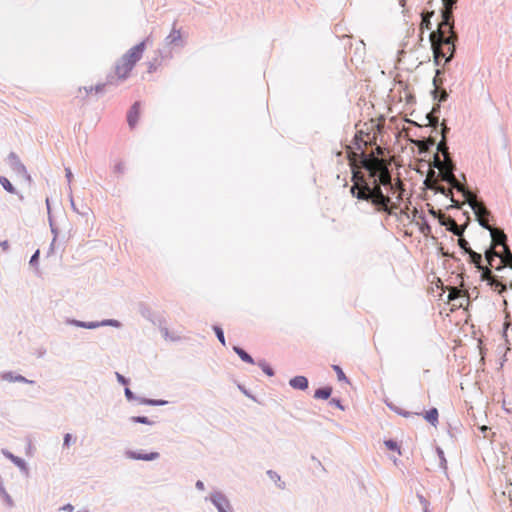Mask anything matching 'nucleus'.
<instances>
[{
    "instance_id": "423d86ee",
    "label": "nucleus",
    "mask_w": 512,
    "mask_h": 512,
    "mask_svg": "<svg viewBox=\"0 0 512 512\" xmlns=\"http://www.w3.org/2000/svg\"><path fill=\"white\" fill-rule=\"evenodd\" d=\"M146 41L143 40L140 43L136 44L132 48H130L122 57L129 62L133 63V67L135 64L142 58L144 50H145Z\"/></svg>"
},
{
    "instance_id": "f704fd0d",
    "label": "nucleus",
    "mask_w": 512,
    "mask_h": 512,
    "mask_svg": "<svg viewBox=\"0 0 512 512\" xmlns=\"http://www.w3.org/2000/svg\"><path fill=\"white\" fill-rule=\"evenodd\" d=\"M257 364L267 376L271 377L274 375L273 369L265 360H260Z\"/></svg>"
},
{
    "instance_id": "79ce46f5",
    "label": "nucleus",
    "mask_w": 512,
    "mask_h": 512,
    "mask_svg": "<svg viewBox=\"0 0 512 512\" xmlns=\"http://www.w3.org/2000/svg\"><path fill=\"white\" fill-rule=\"evenodd\" d=\"M354 140H355V145L357 146V149L361 150V152H364L363 148H362V144L364 146H367V142L363 140L362 133L361 132L356 133Z\"/></svg>"
},
{
    "instance_id": "0e129e2a",
    "label": "nucleus",
    "mask_w": 512,
    "mask_h": 512,
    "mask_svg": "<svg viewBox=\"0 0 512 512\" xmlns=\"http://www.w3.org/2000/svg\"><path fill=\"white\" fill-rule=\"evenodd\" d=\"M74 441H75V439H72V435L70 433H67L64 435L63 446L69 447L70 444Z\"/></svg>"
},
{
    "instance_id": "dca6fc26",
    "label": "nucleus",
    "mask_w": 512,
    "mask_h": 512,
    "mask_svg": "<svg viewBox=\"0 0 512 512\" xmlns=\"http://www.w3.org/2000/svg\"><path fill=\"white\" fill-rule=\"evenodd\" d=\"M289 385L293 389L306 390L308 388V379L305 376H295L289 380Z\"/></svg>"
},
{
    "instance_id": "c03bdc74",
    "label": "nucleus",
    "mask_w": 512,
    "mask_h": 512,
    "mask_svg": "<svg viewBox=\"0 0 512 512\" xmlns=\"http://www.w3.org/2000/svg\"><path fill=\"white\" fill-rule=\"evenodd\" d=\"M333 369L334 371L336 372L337 374V378L339 381H345V382H348V378L346 377V375L344 374L342 368L338 365H333Z\"/></svg>"
},
{
    "instance_id": "37998d69",
    "label": "nucleus",
    "mask_w": 512,
    "mask_h": 512,
    "mask_svg": "<svg viewBox=\"0 0 512 512\" xmlns=\"http://www.w3.org/2000/svg\"><path fill=\"white\" fill-rule=\"evenodd\" d=\"M446 165L445 159L442 161L438 154L434 155L432 166L438 170L442 169Z\"/></svg>"
},
{
    "instance_id": "338daca9",
    "label": "nucleus",
    "mask_w": 512,
    "mask_h": 512,
    "mask_svg": "<svg viewBox=\"0 0 512 512\" xmlns=\"http://www.w3.org/2000/svg\"><path fill=\"white\" fill-rule=\"evenodd\" d=\"M116 375V378H117V381L123 385H127L129 380L127 378H125L122 374L116 372L115 373Z\"/></svg>"
},
{
    "instance_id": "f8f14e48",
    "label": "nucleus",
    "mask_w": 512,
    "mask_h": 512,
    "mask_svg": "<svg viewBox=\"0 0 512 512\" xmlns=\"http://www.w3.org/2000/svg\"><path fill=\"white\" fill-rule=\"evenodd\" d=\"M454 169L455 165L452 160L446 161V165L439 170L441 179L447 183L454 182Z\"/></svg>"
},
{
    "instance_id": "09e8293b",
    "label": "nucleus",
    "mask_w": 512,
    "mask_h": 512,
    "mask_svg": "<svg viewBox=\"0 0 512 512\" xmlns=\"http://www.w3.org/2000/svg\"><path fill=\"white\" fill-rule=\"evenodd\" d=\"M487 218H488V217H481V218H476V219H477V221H478L479 225H480L482 228H484V229L488 230V231L491 233V229H494V228H493L492 226H490V225H489V223H488V221H487Z\"/></svg>"
},
{
    "instance_id": "393cba45",
    "label": "nucleus",
    "mask_w": 512,
    "mask_h": 512,
    "mask_svg": "<svg viewBox=\"0 0 512 512\" xmlns=\"http://www.w3.org/2000/svg\"><path fill=\"white\" fill-rule=\"evenodd\" d=\"M331 394H332L331 387L319 388L315 391L314 398L326 400L331 396Z\"/></svg>"
},
{
    "instance_id": "49530a36",
    "label": "nucleus",
    "mask_w": 512,
    "mask_h": 512,
    "mask_svg": "<svg viewBox=\"0 0 512 512\" xmlns=\"http://www.w3.org/2000/svg\"><path fill=\"white\" fill-rule=\"evenodd\" d=\"M436 451H437L438 457H439V459H440V466H441V468H442V469H444V470H446V469H447V461H446V459H445V456H444V452H443V450H442L441 448H439V447H438V448L436 449Z\"/></svg>"
},
{
    "instance_id": "4468645a",
    "label": "nucleus",
    "mask_w": 512,
    "mask_h": 512,
    "mask_svg": "<svg viewBox=\"0 0 512 512\" xmlns=\"http://www.w3.org/2000/svg\"><path fill=\"white\" fill-rule=\"evenodd\" d=\"M139 114H140V102H135L129 112H128V115H127V122H128V125L130 128H134L138 122V119H139Z\"/></svg>"
},
{
    "instance_id": "4be33fe9",
    "label": "nucleus",
    "mask_w": 512,
    "mask_h": 512,
    "mask_svg": "<svg viewBox=\"0 0 512 512\" xmlns=\"http://www.w3.org/2000/svg\"><path fill=\"white\" fill-rule=\"evenodd\" d=\"M181 41L180 30L172 29L170 34L166 37L165 42L167 45L178 44Z\"/></svg>"
},
{
    "instance_id": "9d476101",
    "label": "nucleus",
    "mask_w": 512,
    "mask_h": 512,
    "mask_svg": "<svg viewBox=\"0 0 512 512\" xmlns=\"http://www.w3.org/2000/svg\"><path fill=\"white\" fill-rule=\"evenodd\" d=\"M127 458L132 460L153 461L159 458L158 452L140 453L132 450L125 452Z\"/></svg>"
},
{
    "instance_id": "20e7f679",
    "label": "nucleus",
    "mask_w": 512,
    "mask_h": 512,
    "mask_svg": "<svg viewBox=\"0 0 512 512\" xmlns=\"http://www.w3.org/2000/svg\"><path fill=\"white\" fill-rule=\"evenodd\" d=\"M9 166L17 174L22 176L29 184L32 182L31 175L28 173L25 165L15 152H10L7 157Z\"/></svg>"
},
{
    "instance_id": "5fc2aeb1",
    "label": "nucleus",
    "mask_w": 512,
    "mask_h": 512,
    "mask_svg": "<svg viewBox=\"0 0 512 512\" xmlns=\"http://www.w3.org/2000/svg\"><path fill=\"white\" fill-rule=\"evenodd\" d=\"M114 173L123 174L125 172V164L123 162H118L114 165Z\"/></svg>"
},
{
    "instance_id": "7ed1b4c3",
    "label": "nucleus",
    "mask_w": 512,
    "mask_h": 512,
    "mask_svg": "<svg viewBox=\"0 0 512 512\" xmlns=\"http://www.w3.org/2000/svg\"><path fill=\"white\" fill-rule=\"evenodd\" d=\"M358 156L360 158L361 167L368 171L369 177L373 180L378 178L379 175L390 171L388 164L385 163L382 159H379L373 155H368L364 152H361Z\"/></svg>"
},
{
    "instance_id": "4c0bfd02",
    "label": "nucleus",
    "mask_w": 512,
    "mask_h": 512,
    "mask_svg": "<svg viewBox=\"0 0 512 512\" xmlns=\"http://www.w3.org/2000/svg\"><path fill=\"white\" fill-rule=\"evenodd\" d=\"M458 245L466 254H469V252L472 251V249L470 248L469 242L466 239H464L462 236H459Z\"/></svg>"
},
{
    "instance_id": "5701e85b",
    "label": "nucleus",
    "mask_w": 512,
    "mask_h": 512,
    "mask_svg": "<svg viewBox=\"0 0 512 512\" xmlns=\"http://www.w3.org/2000/svg\"><path fill=\"white\" fill-rule=\"evenodd\" d=\"M501 263L505 264L506 266L511 267L512 269V252L508 245L503 246V255L500 257Z\"/></svg>"
},
{
    "instance_id": "de8ad7c7",
    "label": "nucleus",
    "mask_w": 512,
    "mask_h": 512,
    "mask_svg": "<svg viewBox=\"0 0 512 512\" xmlns=\"http://www.w3.org/2000/svg\"><path fill=\"white\" fill-rule=\"evenodd\" d=\"M479 270L482 272L481 273L482 280H487L489 282V279L494 278L492 276L491 270L489 268L483 266V269H479Z\"/></svg>"
},
{
    "instance_id": "2f4dec72",
    "label": "nucleus",
    "mask_w": 512,
    "mask_h": 512,
    "mask_svg": "<svg viewBox=\"0 0 512 512\" xmlns=\"http://www.w3.org/2000/svg\"><path fill=\"white\" fill-rule=\"evenodd\" d=\"M0 497H2L4 499V501L6 502V504L9 507H12L14 505L13 500H12L11 496L7 493L5 487L3 486L1 479H0Z\"/></svg>"
},
{
    "instance_id": "c756f323",
    "label": "nucleus",
    "mask_w": 512,
    "mask_h": 512,
    "mask_svg": "<svg viewBox=\"0 0 512 512\" xmlns=\"http://www.w3.org/2000/svg\"><path fill=\"white\" fill-rule=\"evenodd\" d=\"M434 12L431 11V12H427V13H422V21H421V24H420V28L423 30V29H427V30H430L431 29V17L433 16Z\"/></svg>"
},
{
    "instance_id": "f03ea898",
    "label": "nucleus",
    "mask_w": 512,
    "mask_h": 512,
    "mask_svg": "<svg viewBox=\"0 0 512 512\" xmlns=\"http://www.w3.org/2000/svg\"><path fill=\"white\" fill-rule=\"evenodd\" d=\"M442 21L436 31H432L429 35L431 47L433 50L434 62L439 65L440 57H444L443 44H451L458 39L457 33L454 31L453 12L449 10L441 11Z\"/></svg>"
},
{
    "instance_id": "1a4fd4ad",
    "label": "nucleus",
    "mask_w": 512,
    "mask_h": 512,
    "mask_svg": "<svg viewBox=\"0 0 512 512\" xmlns=\"http://www.w3.org/2000/svg\"><path fill=\"white\" fill-rule=\"evenodd\" d=\"M467 203L469 204L470 208L473 210L476 218L489 217L490 211L486 208V206L483 202H478L473 196H471L467 200Z\"/></svg>"
},
{
    "instance_id": "2eb2a0df",
    "label": "nucleus",
    "mask_w": 512,
    "mask_h": 512,
    "mask_svg": "<svg viewBox=\"0 0 512 512\" xmlns=\"http://www.w3.org/2000/svg\"><path fill=\"white\" fill-rule=\"evenodd\" d=\"M490 236L492 238V245L491 246L495 247L497 245H501V246L507 245L506 244L507 236L503 232V230L498 229V228L491 229Z\"/></svg>"
},
{
    "instance_id": "ddd939ff",
    "label": "nucleus",
    "mask_w": 512,
    "mask_h": 512,
    "mask_svg": "<svg viewBox=\"0 0 512 512\" xmlns=\"http://www.w3.org/2000/svg\"><path fill=\"white\" fill-rule=\"evenodd\" d=\"M448 128L442 124V128H441V134H442V139L440 140V142L437 144V151L442 153L443 157L445 158V161H450V154L448 152V146H447V142H446V133L448 132Z\"/></svg>"
},
{
    "instance_id": "8fccbe9b",
    "label": "nucleus",
    "mask_w": 512,
    "mask_h": 512,
    "mask_svg": "<svg viewBox=\"0 0 512 512\" xmlns=\"http://www.w3.org/2000/svg\"><path fill=\"white\" fill-rule=\"evenodd\" d=\"M487 218H488V217H481V218H476V219H477V221H478L479 225H480L482 228H484V229L488 230V231L491 233V229H494V228H493L492 226H490V225H489V223H488V221H487Z\"/></svg>"
},
{
    "instance_id": "ea45409f",
    "label": "nucleus",
    "mask_w": 512,
    "mask_h": 512,
    "mask_svg": "<svg viewBox=\"0 0 512 512\" xmlns=\"http://www.w3.org/2000/svg\"><path fill=\"white\" fill-rule=\"evenodd\" d=\"M420 218L422 219V224L420 226V231H421L422 234L428 235L430 233V231H431V227L428 224L425 216L421 215Z\"/></svg>"
},
{
    "instance_id": "f257e3e1",
    "label": "nucleus",
    "mask_w": 512,
    "mask_h": 512,
    "mask_svg": "<svg viewBox=\"0 0 512 512\" xmlns=\"http://www.w3.org/2000/svg\"><path fill=\"white\" fill-rule=\"evenodd\" d=\"M352 181L354 184L350 188V193L356 199L370 202L377 211L389 214L392 213V208H396L391 202V197L384 194L382 187L370 184L363 175L354 171Z\"/></svg>"
},
{
    "instance_id": "bf43d9fd",
    "label": "nucleus",
    "mask_w": 512,
    "mask_h": 512,
    "mask_svg": "<svg viewBox=\"0 0 512 512\" xmlns=\"http://www.w3.org/2000/svg\"><path fill=\"white\" fill-rule=\"evenodd\" d=\"M15 376H16V375H14V373H13V372H10V371H9V372H4V373H2V374H1V378H2L3 380H5V381H8V382H14V379H13V378H14Z\"/></svg>"
},
{
    "instance_id": "e433bc0d",
    "label": "nucleus",
    "mask_w": 512,
    "mask_h": 512,
    "mask_svg": "<svg viewBox=\"0 0 512 512\" xmlns=\"http://www.w3.org/2000/svg\"><path fill=\"white\" fill-rule=\"evenodd\" d=\"M489 285L492 287H495V289L499 288V293L502 294L504 291H506V285L501 283L495 278L489 279Z\"/></svg>"
},
{
    "instance_id": "e2e57ef3",
    "label": "nucleus",
    "mask_w": 512,
    "mask_h": 512,
    "mask_svg": "<svg viewBox=\"0 0 512 512\" xmlns=\"http://www.w3.org/2000/svg\"><path fill=\"white\" fill-rule=\"evenodd\" d=\"M329 404L332 405V406H335L337 407L338 409L340 410H344V407L341 403V400L338 399V398H332L330 401H329Z\"/></svg>"
},
{
    "instance_id": "412c9836",
    "label": "nucleus",
    "mask_w": 512,
    "mask_h": 512,
    "mask_svg": "<svg viewBox=\"0 0 512 512\" xmlns=\"http://www.w3.org/2000/svg\"><path fill=\"white\" fill-rule=\"evenodd\" d=\"M448 184H450L452 188L456 189L458 192H461L466 201L472 196L471 192L465 189V187L457 180L456 177H454V182H449Z\"/></svg>"
},
{
    "instance_id": "864d4df0",
    "label": "nucleus",
    "mask_w": 512,
    "mask_h": 512,
    "mask_svg": "<svg viewBox=\"0 0 512 512\" xmlns=\"http://www.w3.org/2000/svg\"><path fill=\"white\" fill-rule=\"evenodd\" d=\"M124 394H125V397L127 398V400H129V401L136 400L139 403L140 397L135 396L134 393L129 388H127V387L125 388Z\"/></svg>"
},
{
    "instance_id": "13d9d810",
    "label": "nucleus",
    "mask_w": 512,
    "mask_h": 512,
    "mask_svg": "<svg viewBox=\"0 0 512 512\" xmlns=\"http://www.w3.org/2000/svg\"><path fill=\"white\" fill-rule=\"evenodd\" d=\"M419 502L421 503L424 512H428L429 502L425 499V497L421 494H418Z\"/></svg>"
},
{
    "instance_id": "6e6552de",
    "label": "nucleus",
    "mask_w": 512,
    "mask_h": 512,
    "mask_svg": "<svg viewBox=\"0 0 512 512\" xmlns=\"http://www.w3.org/2000/svg\"><path fill=\"white\" fill-rule=\"evenodd\" d=\"M133 63L121 57L115 64V73L120 80H125L133 69Z\"/></svg>"
},
{
    "instance_id": "6ab92c4d",
    "label": "nucleus",
    "mask_w": 512,
    "mask_h": 512,
    "mask_svg": "<svg viewBox=\"0 0 512 512\" xmlns=\"http://www.w3.org/2000/svg\"><path fill=\"white\" fill-rule=\"evenodd\" d=\"M46 206H47V210H48V215H50V203H49L48 198L46 199ZM48 218H49L50 229L53 234V239L50 244L49 251H48V254H50L54 250V244H55L57 236H58V229L54 226L51 216H48Z\"/></svg>"
},
{
    "instance_id": "f3484780",
    "label": "nucleus",
    "mask_w": 512,
    "mask_h": 512,
    "mask_svg": "<svg viewBox=\"0 0 512 512\" xmlns=\"http://www.w3.org/2000/svg\"><path fill=\"white\" fill-rule=\"evenodd\" d=\"M440 73H441V70H439V69L436 70V76H438ZM433 84L435 86V89L432 91L433 99L438 100V102H440V103L446 101L448 98V93L445 90L438 92L437 77H434Z\"/></svg>"
},
{
    "instance_id": "c9c22d12",
    "label": "nucleus",
    "mask_w": 512,
    "mask_h": 512,
    "mask_svg": "<svg viewBox=\"0 0 512 512\" xmlns=\"http://www.w3.org/2000/svg\"><path fill=\"white\" fill-rule=\"evenodd\" d=\"M130 421L133 423L145 424V425H153L154 422L151 421L146 416H132L130 417Z\"/></svg>"
},
{
    "instance_id": "680f3d73",
    "label": "nucleus",
    "mask_w": 512,
    "mask_h": 512,
    "mask_svg": "<svg viewBox=\"0 0 512 512\" xmlns=\"http://www.w3.org/2000/svg\"><path fill=\"white\" fill-rule=\"evenodd\" d=\"M65 177H66L68 185H69V190L71 191V181H72V178H73V174H72V171H71V169L69 167L65 168Z\"/></svg>"
},
{
    "instance_id": "052dcab7",
    "label": "nucleus",
    "mask_w": 512,
    "mask_h": 512,
    "mask_svg": "<svg viewBox=\"0 0 512 512\" xmlns=\"http://www.w3.org/2000/svg\"><path fill=\"white\" fill-rule=\"evenodd\" d=\"M14 382H21V383H27V384H34V381L33 380H29L27 378H25L24 376L22 375H16L14 378Z\"/></svg>"
},
{
    "instance_id": "a18cd8bd",
    "label": "nucleus",
    "mask_w": 512,
    "mask_h": 512,
    "mask_svg": "<svg viewBox=\"0 0 512 512\" xmlns=\"http://www.w3.org/2000/svg\"><path fill=\"white\" fill-rule=\"evenodd\" d=\"M436 191L438 193H441L442 195L446 196V197H450L451 199V202L455 203V200L453 199V196H452V192L450 189H447L446 187L444 186H438Z\"/></svg>"
},
{
    "instance_id": "bb28decb",
    "label": "nucleus",
    "mask_w": 512,
    "mask_h": 512,
    "mask_svg": "<svg viewBox=\"0 0 512 512\" xmlns=\"http://www.w3.org/2000/svg\"><path fill=\"white\" fill-rule=\"evenodd\" d=\"M267 475H268V477H269L273 482H275V484H276L280 489H282V490H283V489H285V487H286L285 482H283V481L281 480V477H280V475H279L277 472H275V471H273V470H268V471H267Z\"/></svg>"
},
{
    "instance_id": "603ef678",
    "label": "nucleus",
    "mask_w": 512,
    "mask_h": 512,
    "mask_svg": "<svg viewBox=\"0 0 512 512\" xmlns=\"http://www.w3.org/2000/svg\"><path fill=\"white\" fill-rule=\"evenodd\" d=\"M443 10H449L453 12L454 5L457 3V0H442Z\"/></svg>"
},
{
    "instance_id": "69168bd1",
    "label": "nucleus",
    "mask_w": 512,
    "mask_h": 512,
    "mask_svg": "<svg viewBox=\"0 0 512 512\" xmlns=\"http://www.w3.org/2000/svg\"><path fill=\"white\" fill-rule=\"evenodd\" d=\"M39 254H40L39 250H36L34 252V254L31 256L30 261H29L31 266H36L38 264Z\"/></svg>"
},
{
    "instance_id": "39448f33",
    "label": "nucleus",
    "mask_w": 512,
    "mask_h": 512,
    "mask_svg": "<svg viewBox=\"0 0 512 512\" xmlns=\"http://www.w3.org/2000/svg\"><path fill=\"white\" fill-rule=\"evenodd\" d=\"M371 184L379 185V187L383 186L387 188L390 192H394L402 186L400 180H398L396 184L392 182V175L390 171L385 174L379 175V177L375 178Z\"/></svg>"
},
{
    "instance_id": "4d7b16f0",
    "label": "nucleus",
    "mask_w": 512,
    "mask_h": 512,
    "mask_svg": "<svg viewBox=\"0 0 512 512\" xmlns=\"http://www.w3.org/2000/svg\"><path fill=\"white\" fill-rule=\"evenodd\" d=\"M66 323L69 325H73V326L81 327V328H85V325H86V322L80 321V320H75V319H68L66 321Z\"/></svg>"
},
{
    "instance_id": "3c124183",
    "label": "nucleus",
    "mask_w": 512,
    "mask_h": 512,
    "mask_svg": "<svg viewBox=\"0 0 512 512\" xmlns=\"http://www.w3.org/2000/svg\"><path fill=\"white\" fill-rule=\"evenodd\" d=\"M101 326H112V327L118 328L121 326V324L118 320L106 319V320L101 321Z\"/></svg>"
},
{
    "instance_id": "cd10ccee",
    "label": "nucleus",
    "mask_w": 512,
    "mask_h": 512,
    "mask_svg": "<svg viewBox=\"0 0 512 512\" xmlns=\"http://www.w3.org/2000/svg\"><path fill=\"white\" fill-rule=\"evenodd\" d=\"M168 403L166 400L161 399H148V398H139V404L149 405V406H164Z\"/></svg>"
},
{
    "instance_id": "473e14b6",
    "label": "nucleus",
    "mask_w": 512,
    "mask_h": 512,
    "mask_svg": "<svg viewBox=\"0 0 512 512\" xmlns=\"http://www.w3.org/2000/svg\"><path fill=\"white\" fill-rule=\"evenodd\" d=\"M446 45L448 46V48H447V52H445L443 50V52L445 54V56L443 58H445V63H448L453 59L456 48H455V42H452L451 44H446Z\"/></svg>"
},
{
    "instance_id": "aec40b11",
    "label": "nucleus",
    "mask_w": 512,
    "mask_h": 512,
    "mask_svg": "<svg viewBox=\"0 0 512 512\" xmlns=\"http://www.w3.org/2000/svg\"><path fill=\"white\" fill-rule=\"evenodd\" d=\"M0 184L5 191H7L8 193H11V194H17L19 196L20 200H23V198H24L23 195L18 194L15 187L11 184V182L5 176H0Z\"/></svg>"
},
{
    "instance_id": "0eeeda50",
    "label": "nucleus",
    "mask_w": 512,
    "mask_h": 512,
    "mask_svg": "<svg viewBox=\"0 0 512 512\" xmlns=\"http://www.w3.org/2000/svg\"><path fill=\"white\" fill-rule=\"evenodd\" d=\"M210 500L218 512H228V510L231 508L229 500L220 491L213 492L210 496Z\"/></svg>"
},
{
    "instance_id": "72a5a7b5",
    "label": "nucleus",
    "mask_w": 512,
    "mask_h": 512,
    "mask_svg": "<svg viewBox=\"0 0 512 512\" xmlns=\"http://www.w3.org/2000/svg\"><path fill=\"white\" fill-rule=\"evenodd\" d=\"M435 145V140L433 138H428L427 140L419 141V148L421 152L428 151L432 146Z\"/></svg>"
},
{
    "instance_id": "a878e982",
    "label": "nucleus",
    "mask_w": 512,
    "mask_h": 512,
    "mask_svg": "<svg viewBox=\"0 0 512 512\" xmlns=\"http://www.w3.org/2000/svg\"><path fill=\"white\" fill-rule=\"evenodd\" d=\"M424 419L429 422L431 425L436 426L438 422V410L436 408H431L424 416Z\"/></svg>"
},
{
    "instance_id": "774afa93",
    "label": "nucleus",
    "mask_w": 512,
    "mask_h": 512,
    "mask_svg": "<svg viewBox=\"0 0 512 512\" xmlns=\"http://www.w3.org/2000/svg\"><path fill=\"white\" fill-rule=\"evenodd\" d=\"M105 83H100L95 86H90V90H94L96 93L102 92L104 90Z\"/></svg>"
},
{
    "instance_id": "58836bf2",
    "label": "nucleus",
    "mask_w": 512,
    "mask_h": 512,
    "mask_svg": "<svg viewBox=\"0 0 512 512\" xmlns=\"http://www.w3.org/2000/svg\"><path fill=\"white\" fill-rule=\"evenodd\" d=\"M384 444L389 450L396 451L398 454H401L400 446L394 440H386Z\"/></svg>"
},
{
    "instance_id": "b1692460",
    "label": "nucleus",
    "mask_w": 512,
    "mask_h": 512,
    "mask_svg": "<svg viewBox=\"0 0 512 512\" xmlns=\"http://www.w3.org/2000/svg\"><path fill=\"white\" fill-rule=\"evenodd\" d=\"M234 352L240 357V359L246 363L254 364V359L242 348L238 346L233 347Z\"/></svg>"
},
{
    "instance_id": "a19ab883",
    "label": "nucleus",
    "mask_w": 512,
    "mask_h": 512,
    "mask_svg": "<svg viewBox=\"0 0 512 512\" xmlns=\"http://www.w3.org/2000/svg\"><path fill=\"white\" fill-rule=\"evenodd\" d=\"M213 330L216 334L217 339L220 341V343L223 346H225L226 342H225V336H224V332H223L222 328L219 326H214Z\"/></svg>"
},
{
    "instance_id": "c85d7f7f",
    "label": "nucleus",
    "mask_w": 512,
    "mask_h": 512,
    "mask_svg": "<svg viewBox=\"0 0 512 512\" xmlns=\"http://www.w3.org/2000/svg\"><path fill=\"white\" fill-rule=\"evenodd\" d=\"M468 255L470 258V262L474 264L477 269H483L481 254L472 250L471 252H469Z\"/></svg>"
},
{
    "instance_id": "7c9ffc66",
    "label": "nucleus",
    "mask_w": 512,
    "mask_h": 512,
    "mask_svg": "<svg viewBox=\"0 0 512 512\" xmlns=\"http://www.w3.org/2000/svg\"><path fill=\"white\" fill-rule=\"evenodd\" d=\"M496 257L500 258L501 254L495 251V247L494 246H491L489 249H487L485 251V259L487 260L489 265L492 266V262L494 261V259Z\"/></svg>"
},
{
    "instance_id": "6e6d98bb",
    "label": "nucleus",
    "mask_w": 512,
    "mask_h": 512,
    "mask_svg": "<svg viewBox=\"0 0 512 512\" xmlns=\"http://www.w3.org/2000/svg\"><path fill=\"white\" fill-rule=\"evenodd\" d=\"M461 295H460V291L456 288H453L449 294H448V300L449 301H454L456 300L457 298H459Z\"/></svg>"
},
{
    "instance_id": "9b49d317",
    "label": "nucleus",
    "mask_w": 512,
    "mask_h": 512,
    "mask_svg": "<svg viewBox=\"0 0 512 512\" xmlns=\"http://www.w3.org/2000/svg\"><path fill=\"white\" fill-rule=\"evenodd\" d=\"M440 224L446 226L448 231L452 232L458 237L463 235L466 228V225H458L452 218H448L447 220L440 219Z\"/></svg>"
},
{
    "instance_id": "a211bd4d",
    "label": "nucleus",
    "mask_w": 512,
    "mask_h": 512,
    "mask_svg": "<svg viewBox=\"0 0 512 512\" xmlns=\"http://www.w3.org/2000/svg\"><path fill=\"white\" fill-rule=\"evenodd\" d=\"M2 454L21 470L26 469V463L22 458L15 456L7 449H2Z\"/></svg>"
}]
</instances>
